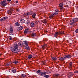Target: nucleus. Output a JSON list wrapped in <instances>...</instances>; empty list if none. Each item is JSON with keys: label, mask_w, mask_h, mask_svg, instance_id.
<instances>
[{"label": "nucleus", "mask_w": 78, "mask_h": 78, "mask_svg": "<svg viewBox=\"0 0 78 78\" xmlns=\"http://www.w3.org/2000/svg\"><path fill=\"white\" fill-rule=\"evenodd\" d=\"M23 16H24V17H26V16H28L27 15V12L24 13L23 14Z\"/></svg>", "instance_id": "nucleus-35"}, {"label": "nucleus", "mask_w": 78, "mask_h": 78, "mask_svg": "<svg viewBox=\"0 0 78 78\" xmlns=\"http://www.w3.org/2000/svg\"><path fill=\"white\" fill-rule=\"evenodd\" d=\"M51 59L53 60L54 61H55V60H56L57 58L55 57H52L51 58Z\"/></svg>", "instance_id": "nucleus-30"}, {"label": "nucleus", "mask_w": 78, "mask_h": 78, "mask_svg": "<svg viewBox=\"0 0 78 78\" xmlns=\"http://www.w3.org/2000/svg\"><path fill=\"white\" fill-rule=\"evenodd\" d=\"M50 73V71L49 70L48 71V72H46L48 74Z\"/></svg>", "instance_id": "nucleus-47"}, {"label": "nucleus", "mask_w": 78, "mask_h": 78, "mask_svg": "<svg viewBox=\"0 0 78 78\" xmlns=\"http://www.w3.org/2000/svg\"><path fill=\"white\" fill-rule=\"evenodd\" d=\"M39 75L40 76H44L45 75H47V72H41V73H40Z\"/></svg>", "instance_id": "nucleus-5"}, {"label": "nucleus", "mask_w": 78, "mask_h": 78, "mask_svg": "<svg viewBox=\"0 0 78 78\" xmlns=\"http://www.w3.org/2000/svg\"><path fill=\"white\" fill-rule=\"evenodd\" d=\"M30 32V31H29V32Z\"/></svg>", "instance_id": "nucleus-59"}, {"label": "nucleus", "mask_w": 78, "mask_h": 78, "mask_svg": "<svg viewBox=\"0 0 78 78\" xmlns=\"http://www.w3.org/2000/svg\"><path fill=\"white\" fill-rule=\"evenodd\" d=\"M18 46H19L20 47H23V46L24 45L21 42H20L18 43Z\"/></svg>", "instance_id": "nucleus-10"}, {"label": "nucleus", "mask_w": 78, "mask_h": 78, "mask_svg": "<svg viewBox=\"0 0 78 78\" xmlns=\"http://www.w3.org/2000/svg\"><path fill=\"white\" fill-rule=\"evenodd\" d=\"M74 73H78V71H75L74 72Z\"/></svg>", "instance_id": "nucleus-48"}, {"label": "nucleus", "mask_w": 78, "mask_h": 78, "mask_svg": "<svg viewBox=\"0 0 78 78\" xmlns=\"http://www.w3.org/2000/svg\"><path fill=\"white\" fill-rule=\"evenodd\" d=\"M47 42L45 41L44 43V45L42 46V48L44 49L45 47H47Z\"/></svg>", "instance_id": "nucleus-6"}, {"label": "nucleus", "mask_w": 78, "mask_h": 78, "mask_svg": "<svg viewBox=\"0 0 78 78\" xmlns=\"http://www.w3.org/2000/svg\"><path fill=\"white\" fill-rule=\"evenodd\" d=\"M62 31H59L58 33V34H64V32H62Z\"/></svg>", "instance_id": "nucleus-32"}, {"label": "nucleus", "mask_w": 78, "mask_h": 78, "mask_svg": "<svg viewBox=\"0 0 78 78\" xmlns=\"http://www.w3.org/2000/svg\"><path fill=\"white\" fill-rule=\"evenodd\" d=\"M70 22L71 23H70V25H72L74 23H75L73 19L70 20Z\"/></svg>", "instance_id": "nucleus-12"}, {"label": "nucleus", "mask_w": 78, "mask_h": 78, "mask_svg": "<svg viewBox=\"0 0 78 78\" xmlns=\"http://www.w3.org/2000/svg\"><path fill=\"white\" fill-rule=\"evenodd\" d=\"M8 12L9 14H10V15H11V14L12 13V12H11V10H8Z\"/></svg>", "instance_id": "nucleus-39"}, {"label": "nucleus", "mask_w": 78, "mask_h": 78, "mask_svg": "<svg viewBox=\"0 0 78 78\" xmlns=\"http://www.w3.org/2000/svg\"><path fill=\"white\" fill-rule=\"evenodd\" d=\"M36 13H33L32 15V17H33L34 19H36Z\"/></svg>", "instance_id": "nucleus-29"}, {"label": "nucleus", "mask_w": 78, "mask_h": 78, "mask_svg": "<svg viewBox=\"0 0 78 78\" xmlns=\"http://www.w3.org/2000/svg\"><path fill=\"white\" fill-rule=\"evenodd\" d=\"M13 63H14V64H18L19 63V62H18L17 61L15 60L13 61Z\"/></svg>", "instance_id": "nucleus-34"}, {"label": "nucleus", "mask_w": 78, "mask_h": 78, "mask_svg": "<svg viewBox=\"0 0 78 78\" xmlns=\"http://www.w3.org/2000/svg\"><path fill=\"white\" fill-rule=\"evenodd\" d=\"M44 77L45 78H49V77H50V76L48 75H45L44 76Z\"/></svg>", "instance_id": "nucleus-38"}, {"label": "nucleus", "mask_w": 78, "mask_h": 78, "mask_svg": "<svg viewBox=\"0 0 78 78\" xmlns=\"http://www.w3.org/2000/svg\"><path fill=\"white\" fill-rule=\"evenodd\" d=\"M25 49H26V50H30V47L28 46V45L26 46Z\"/></svg>", "instance_id": "nucleus-22"}, {"label": "nucleus", "mask_w": 78, "mask_h": 78, "mask_svg": "<svg viewBox=\"0 0 78 78\" xmlns=\"http://www.w3.org/2000/svg\"><path fill=\"white\" fill-rule=\"evenodd\" d=\"M13 35V34H10L9 37V40H12V36Z\"/></svg>", "instance_id": "nucleus-9"}, {"label": "nucleus", "mask_w": 78, "mask_h": 78, "mask_svg": "<svg viewBox=\"0 0 78 78\" xmlns=\"http://www.w3.org/2000/svg\"><path fill=\"white\" fill-rule=\"evenodd\" d=\"M73 27L74 28H75V26H76V23H74V24H73Z\"/></svg>", "instance_id": "nucleus-43"}, {"label": "nucleus", "mask_w": 78, "mask_h": 78, "mask_svg": "<svg viewBox=\"0 0 78 78\" xmlns=\"http://www.w3.org/2000/svg\"><path fill=\"white\" fill-rule=\"evenodd\" d=\"M41 72H42V71L41 70H38L37 72L36 73H41Z\"/></svg>", "instance_id": "nucleus-40"}, {"label": "nucleus", "mask_w": 78, "mask_h": 78, "mask_svg": "<svg viewBox=\"0 0 78 78\" xmlns=\"http://www.w3.org/2000/svg\"><path fill=\"white\" fill-rule=\"evenodd\" d=\"M23 29V27H22L21 26L18 28V29H17V30L20 31V30H22Z\"/></svg>", "instance_id": "nucleus-25"}, {"label": "nucleus", "mask_w": 78, "mask_h": 78, "mask_svg": "<svg viewBox=\"0 0 78 78\" xmlns=\"http://www.w3.org/2000/svg\"><path fill=\"white\" fill-rule=\"evenodd\" d=\"M27 16H30V15H32L33 14V12L31 11L27 12Z\"/></svg>", "instance_id": "nucleus-13"}, {"label": "nucleus", "mask_w": 78, "mask_h": 78, "mask_svg": "<svg viewBox=\"0 0 78 78\" xmlns=\"http://www.w3.org/2000/svg\"><path fill=\"white\" fill-rule=\"evenodd\" d=\"M48 32V31H46V33H47Z\"/></svg>", "instance_id": "nucleus-58"}, {"label": "nucleus", "mask_w": 78, "mask_h": 78, "mask_svg": "<svg viewBox=\"0 0 78 78\" xmlns=\"http://www.w3.org/2000/svg\"><path fill=\"white\" fill-rule=\"evenodd\" d=\"M68 73L69 74L68 75V78H70L74 75V74L73 72H69Z\"/></svg>", "instance_id": "nucleus-2"}, {"label": "nucleus", "mask_w": 78, "mask_h": 78, "mask_svg": "<svg viewBox=\"0 0 78 78\" xmlns=\"http://www.w3.org/2000/svg\"><path fill=\"white\" fill-rule=\"evenodd\" d=\"M75 32L76 33H78V28L76 30Z\"/></svg>", "instance_id": "nucleus-44"}, {"label": "nucleus", "mask_w": 78, "mask_h": 78, "mask_svg": "<svg viewBox=\"0 0 78 78\" xmlns=\"http://www.w3.org/2000/svg\"><path fill=\"white\" fill-rule=\"evenodd\" d=\"M11 71L13 73H16V70L14 68L12 69Z\"/></svg>", "instance_id": "nucleus-23"}, {"label": "nucleus", "mask_w": 78, "mask_h": 78, "mask_svg": "<svg viewBox=\"0 0 78 78\" xmlns=\"http://www.w3.org/2000/svg\"><path fill=\"white\" fill-rule=\"evenodd\" d=\"M26 19H30V17L29 16H28L27 17H26Z\"/></svg>", "instance_id": "nucleus-52"}, {"label": "nucleus", "mask_w": 78, "mask_h": 78, "mask_svg": "<svg viewBox=\"0 0 78 78\" xmlns=\"http://www.w3.org/2000/svg\"><path fill=\"white\" fill-rule=\"evenodd\" d=\"M72 56L71 55H66L64 56V58H71Z\"/></svg>", "instance_id": "nucleus-3"}, {"label": "nucleus", "mask_w": 78, "mask_h": 78, "mask_svg": "<svg viewBox=\"0 0 78 78\" xmlns=\"http://www.w3.org/2000/svg\"><path fill=\"white\" fill-rule=\"evenodd\" d=\"M51 16L53 18V17H54V16H56V15H55V13H54V14H51Z\"/></svg>", "instance_id": "nucleus-42"}, {"label": "nucleus", "mask_w": 78, "mask_h": 78, "mask_svg": "<svg viewBox=\"0 0 78 78\" xmlns=\"http://www.w3.org/2000/svg\"><path fill=\"white\" fill-rule=\"evenodd\" d=\"M59 59L60 60V61H64L66 59L64 57H61L59 58Z\"/></svg>", "instance_id": "nucleus-18"}, {"label": "nucleus", "mask_w": 78, "mask_h": 78, "mask_svg": "<svg viewBox=\"0 0 78 78\" xmlns=\"http://www.w3.org/2000/svg\"><path fill=\"white\" fill-rule=\"evenodd\" d=\"M55 12L54 13V15H56V14H58V12H59V11L58 10H55Z\"/></svg>", "instance_id": "nucleus-21"}, {"label": "nucleus", "mask_w": 78, "mask_h": 78, "mask_svg": "<svg viewBox=\"0 0 78 78\" xmlns=\"http://www.w3.org/2000/svg\"><path fill=\"white\" fill-rule=\"evenodd\" d=\"M24 43L26 45V46H28V43L27 41H25L24 42Z\"/></svg>", "instance_id": "nucleus-27"}, {"label": "nucleus", "mask_w": 78, "mask_h": 78, "mask_svg": "<svg viewBox=\"0 0 78 78\" xmlns=\"http://www.w3.org/2000/svg\"><path fill=\"white\" fill-rule=\"evenodd\" d=\"M28 58L29 59H31L32 58H33V56L32 55L30 54L28 56Z\"/></svg>", "instance_id": "nucleus-26"}, {"label": "nucleus", "mask_w": 78, "mask_h": 78, "mask_svg": "<svg viewBox=\"0 0 78 78\" xmlns=\"http://www.w3.org/2000/svg\"><path fill=\"white\" fill-rule=\"evenodd\" d=\"M42 22H43V23H47V20H46V19H44L43 20H41Z\"/></svg>", "instance_id": "nucleus-14"}, {"label": "nucleus", "mask_w": 78, "mask_h": 78, "mask_svg": "<svg viewBox=\"0 0 78 78\" xmlns=\"http://www.w3.org/2000/svg\"><path fill=\"white\" fill-rule=\"evenodd\" d=\"M12 48H11L10 49L11 51L13 52V53H18V52H19V50H18L19 46H18L17 44L15 43Z\"/></svg>", "instance_id": "nucleus-1"}, {"label": "nucleus", "mask_w": 78, "mask_h": 78, "mask_svg": "<svg viewBox=\"0 0 78 78\" xmlns=\"http://www.w3.org/2000/svg\"><path fill=\"white\" fill-rule=\"evenodd\" d=\"M2 54H0V56H2Z\"/></svg>", "instance_id": "nucleus-56"}, {"label": "nucleus", "mask_w": 78, "mask_h": 78, "mask_svg": "<svg viewBox=\"0 0 78 78\" xmlns=\"http://www.w3.org/2000/svg\"><path fill=\"white\" fill-rule=\"evenodd\" d=\"M54 76L55 78H57L59 77V75L58 74H55L54 75Z\"/></svg>", "instance_id": "nucleus-28"}, {"label": "nucleus", "mask_w": 78, "mask_h": 78, "mask_svg": "<svg viewBox=\"0 0 78 78\" xmlns=\"http://www.w3.org/2000/svg\"><path fill=\"white\" fill-rule=\"evenodd\" d=\"M7 1H8V2H11V0H6Z\"/></svg>", "instance_id": "nucleus-53"}, {"label": "nucleus", "mask_w": 78, "mask_h": 78, "mask_svg": "<svg viewBox=\"0 0 78 78\" xmlns=\"http://www.w3.org/2000/svg\"><path fill=\"white\" fill-rule=\"evenodd\" d=\"M18 12H19V9H17L16 10Z\"/></svg>", "instance_id": "nucleus-54"}, {"label": "nucleus", "mask_w": 78, "mask_h": 78, "mask_svg": "<svg viewBox=\"0 0 78 78\" xmlns=\"http://www.w3.org/2000/svg\"><path fill=\"white\" fill-rule=\"evenodd\" d=\"M36 22L37 23H40V21H39V20H37L36 21Z\"/></svg>", "instance_id": "nucleus-46"}, {"label": "nucleus", "mask_w": 78, "mask_h": 78, "mask_svg": "<svg viewBox=\"0 0 78 78\" xmlns=\"http://www.w3.org/2000/svg\"><path fill=\"white\" fill-rule=\"evenodd\" d=\"M15 2H16V3H19L18 2V1H16Z\"/></svg>", "instance_id": "nucleus-51"}, {"label": "nucleus", "mask_w": 78, "mask_h": 78, "mask_svg": "<svg viewBox=\"0 0 78 78\" xmlns=\"http://www.w3.org/2000/svg\"><path fill=\"white\" fill-rule=\"evenodd\" d=\"M72 64H73V63L72 62H70L69 63V68H70V69H71L72 67Z\"/></svg>", "instance_id": "nucleus-17"}, {"label": "nucleus", "mask_w": 78, "mask_h": 78, "mask_svg": "<svg viewBox=\"0 0 78 78\" xmlns=\"http://www.w3.org/2000/svg\"><path fill=\"white\" fill-rule=\"evenodd\" d=\"M29 30V29L28 28L25 29L24 31V34H28V32Z\"/></svg>", "instance_id": "nucleus-11"}, {"label": "nucleus", "mask_w": 78, "mask_h": 78, "mask_svg": "<svg viewBox=\"0 0 78 78\" xmlns=\"http://www.w3.org/2000/svg\"><path fill=\"white\" fill-rule=\"evenodd\" d=\"M11 62H8V63H6L5 65V66L8 67V66H11Z\"/></svg>", "instance_id": "nucleus-19"}, {"label": "nucleus", "mask_w": 78, "mask_h": 78, "mask_svg": "<svg viewBox=\"0 0 78 78\" xmlns=\"http://www.w3.org/2000/svg\"><path fill=\"white\" fill-rule=\"evenodd\" d=\"M15 25L16 26H19L20 25V24L18 22L16 23H15Z\"/></svg>", "instance_id": "nucleus-36"}, {"label": "nucleus", "mask_w": 78, "mask_h": 78, "mask_svg": "<svg viewBox=\"0 0 78 78\" xmlns=\"http://www.w3.org/2000/svg\"><path fill=\"white\" fill-rule=\"evenodd\" d=\"M58 35H59L58 32H56L55 33L54 35V37H57V36H58Z\"/></svg>", "instance_id": "nucleus-16"}, {"label": "nucleus", "mask_w": 78, "mask_h": 78, "mask_svg": "<svg viewBox=\"0 0 78 78\" xmlns=\"http://www.w3.org/2000/svg\"><path fill=\"white\" fill-rule=\"evenodd\" d=\"M20 21L21 23H25V20H24L23 19H21L20 20Z\"/></svg>", "instance_id": "nucleus-31"}, {"label": "nucleus", "mask_w": 78, "mask_h": 78, "mask_svg": "<svg viewBox=\"0 0 78 78\" xmlns=\"http://www.w3.org/2000/svg\"><path fill=\"white\" fill-rule=\"evenodd\" d=\"M8 73H10V72L9 71H8Z\"/></svg>", "instance_id": "nucleus-57"}, {"label": "nucleus", "mask_w": 78, "mask_h": 78, "mask_svg": "<svg viewBox=\"0 0 78 78\" xmlns=\"http://www.w3.org/2000/svg\"><path fill=\"white\" fill-rule=\"evenodd\" d=\"M0 5H2V6H6L7 5V3L4 2V1H2L0 3Z\"/></svg>", "instance_id": "nucleus-7"}, {"label": "nucleus", "mask_w": 78, "mask_h": 78, "mask_svg": "<svg viewBox=\"0 0 78 78\" xmlns=\"http://www.w3.org/2000/svg\"><path fill=\"white\" fill-rule=\"evenodd\" d=\"M42 64H43V65H45V62H42Z\"/></svg>", "instance_id": "nucleus-45"}, {"label": "nucleus", "mask_w": 78, "mask_h": 78, "mask_svg": "<svg viewBox=\"0 0 78 78\" xmlns=\"http://www.w3.org/2000/svg\"><path fill=\"white\" fill-rule=\"evenodd\" d=\"M27 24H29L30 23V20H27V22L26 23Z\"/></svg>", "instance_id": "nucleus-37"}, {"label": "nucleus", "mask_w": 78, "mask_h": 78, "mask_svg": "<svg viewBox=\"0 0 78 78\" xmlns=\"http://www.w3.org/2000/svg\"><path fill=\"white\" fill-rule=\"evenodd\" d=\"M30 25L31 27H34L35 24L33 22H31L30 23Z\"/></svg>", "instance_id": "nucleus-20"}, {"label": "nucleus", "mask_w": 78, "mask_h": 78, "mask_svg": "<svg viewBox=\"0 0 78 78\" xmlns=\"http://www.w3.org/2000/svg\"><path fill=\"white\" fill-rule=\"evenodd\" d=\"M3 2H5V3H6V0H4L3 1Z\"/></svg>", "instance_id": "nucleus-50"}, {"label": "nucleus", "mask_w": 78, "mask_h": 78, "mask_svg": "<svg viewBox=\"0 0 78 78\" xmlns=\"http://www.w3.org/2000/svg\"><path fill=\"white\" fill-rule=\"evenodd\" d=\"M52 18H53L52 16H51V15H50L49 16V19H51Z\"/></svg>", "instance_id": "nucleus-49"}, {"label": "nucleus", "mask_w": 78, "mask_h": 78, "mask_svg": "<svg viewBox=\"0 0 78 78\" xmlns=\"http://www.w3.org/2000/svg\"><path fill=\"white\" fill-rule=\"evenodd\" d=\"M36 36V34L35 33H32L31 35V36L32 37L33 36Z\"/></svg>", "instance_id": "nucleus-41"}, {"label": "nucleus", "mask_w": 78, "mask_h": 78, "mask_svg": "<svg viewBox=\"0 0 78 78\" xmlns=\"http://www.w3.org/2000/svg\"><path fill=\"white\" fill-rule=\"evenodd\" d=\"M9 31L11 33H13V30L12 27H10Z\"/></svg>", "instance_id": "nucleus-15"}, {"label": "nucleus", "mask_w": 78, "mask_h": 78, "mask_svg": "<svg viewBox=\"0 0 78 78\" xmlns=\"http://www.w3.org/2000/svg\"><path fill=\"white\" fill-rule=\"evenodd\" d=\"M26 76V75L24 74H23L21 75V77L22 78H25Z\"/></svg>", "instance_id": "nucleus-33"}, {"label": "nucleus", "mask_w": 78, "mask_h": 78, "mask_svg": "<svg viewBox=\"0 0 78 78\" xmlns=\"http://www.w3.org/2000/svg\"><path fill=\"white\" fill-rule=\"evenodd\" d=\"M63 6H64L63 3H62L59 4V7L60 8V9H62L63 8Z\"/></svg>", "instance_id": "nucleus-8"}, {"label": "nucleus", "mask_w": 78, "mask_h": 78, "mask_svg": "<svg viewBox=\"0 0 78 78\" xmlns=\"http://www.w3.org/2000/svg\"><path fill=\"white\" fill-rule=\"evenodd\" d=\"M73 20H74V21L75 23H76V22H78V18H73Z\"/></svg>", "instance_id": "nucleus-24"}, {"label": "nucleus", "mask_w": 78, "mask_h": 78, "mask_svg": "<svg viewBox=\"0 0 78 78\" xmlns=\"http://www.w3.org/2000/svg\"><path fill=\"white\" fill-rule=\"evenodd\" d=\"M8 19V17L6 16L1 18L0 20V21L1 22H3V21H5V20H6V19Z\"/></svg>", "instance_id": "nucleus-4"}, {"label": "nucleus", "mask_w": 78, "mask_h": 78, "mask_svg": "<svg viewBox=\"0 0 78 78\" xmlns=\"http://www.w3.org/2000/svg\"><path fill=\"white\" fill-rule=\"evenodd\" d=\"M35 25H37V23L36 22L35 23Z\"/></svg>", "instance_id": "nucleus-55"}]
</instances>
